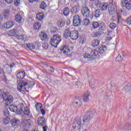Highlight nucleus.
Listing matches in <instances>:
<instances>
[{
	"label": "nucleus",
	"instance_id": "nucleus-1",
	"mask_svg": "<svg viewBox=\"0 0 131 131\" xmlns=\"http://www.w3.org/2000/svg\"><path fill=\"white\" fill-rule=\"evenodd\" d=\"M30 85L29 83H28L27 82H25L24 81H20L19 83L17 85V90L18 92H21V90L22 89H24L27 92H29V89H32L33 85H34V84L33 82H31Z\"/></svg>",
	"mask_w": 131,
	"mask_h": 131
},
{
	"label": "nucleus",
	"instance_id": "nucleus-2",
	"mask_svg": "<svg viewBox=\"0 0 131 131\" xmlns=\"http://www.w3.org/2000/svg\"><path fill=\"white\" fill-rule=\"evenodd\" d=\"M62 40V37L58 34H54L50 39V42L54 48H58V45Z\"/></svg>",
	"mask_w": 131,
	"mask_h": 131
},
{
	"label": "nucleus",
	"instance_id": "nucleus-3",
	"mask_svg": "<svg viewBox=\"0 0 131 131\" xmlns=\"http://www.w3.org/2000/svg\"><path fill=\"white\" fill-rule=\"evenodd\" d=\"M2 98H3V100L5 101L6 105H9V104H11V103H13V96L10 95V93L8 92H6L3 94Z\"/></svg>",
	"mask_w": 131,
	"mask_h": 131
},
{
	"label": "nucleus",
	"instance_id": "nucleus-4",
	"mask_svg": "<svg viewBox=\"0 0 131 131\" xmlns=\"http://www.w3.org/2000/svg\"><path fill=\"white\" fill-rule=\"evenodd\" d=\"M91 55L88 53H85L83 54V57L85 59H89L90 61H93L94 59H95V57L98 56L99 54V52L96 50H93L91 51Z\"/></svg>",
	"mask_w": 131,
	"mask_h": 131
},
{
	"label": "nucleus",
	"instance_id": "nucleus-5",
	"mask_svg": "<svg viewBox=\"0 0 131 131\" xmlns=\"http://www.w3.org/2000/svg\"><path fill=\"white\" fill-rule=\"evenodd\" d=\"M72 127L74 129L80 131L81 129V119L80 118L76 119V121L73 124Z\"/></svg>",
	"mask_w": 131,
	"mask_h": 131
},
{
	"label": "nucleus",
	"instance_id": "nucleus-6",
	"mask_svg": "<svg viewBox=\"0 0 131 131\" xmlns=\"http://www.w3.org/2000/svg\"><path fill=\"white\" fill-rule=\"evenodd\" d=\"M93 118V112L92 111H88L85 115L84 116L83 122H89L91 121Z\"/></svg>",
	"mask_w": 131,
	"mask_h": 131
},
{
	"label": "nucleus",
	"instance_id": "nucleus-7",
	"mask_svg": "<svg viewBox=\"0 0 131 131\" xmlns=\"http://www.w3.org/2000/svg\"><path fill=\"white\" fill-rule=\"evenodd\" d=\"M73 25L75 27H77L78 26H80L81 25V20L80 18H79V15H76L73 16Z\"/></svg>",
	"mask_w": 131,
	"mask_h": 131
},
{
	"label": "nucleus",
	"instance_id": "nucleus-8",
	"mask_svg": "<svg viewBox=\"0 0 131 131\" xmlns=\"http://www.w3.org/2000/svg\"><path fill=\"white\" fill-rule=\"evenodd\" d=\"M81 13L82 16L85 18H88L89 16H91V11L90 10V8L88 7L83 8L81 10Z\"/></svg>",
	"mask_w": 131,
	"mask_h": 131
},
{
	"label": "nucleus",
	"instance_id": "nucleus-9",
	"mask_svg": "<svg viewBox=\"0 0 131 131\" xmlns=\"http://www.w3.org/2000/svg\"><path fill=\"white\" fill-rule=\"evenodd\" d=\"M78 36H79V33H78V31L76 30H73L71 31L70 37L71 39L73 40H76V39L78 38Z\"/></svg>",
	"mask_w": 131,
	"mask_h": 131
},
{
	"label": "nucleus",
	"instance_id": "nucleus-10",
	"mask_svg": "<svg viewBox=\"0 0 131 131\" xmlns=\"http://www.w3.org/2000/svg\"><path fill=\"white\" fill-rule=\"evenodd\" d=\"M23 108H24V105H21L20 106L19 108H18L19 114H21V113L23 112L25 115H29V113H30V112L29 111V109H28V107L24 108V112H23Z\"/></svg>",
	"mask_w": 131,
	"mask_h": 131
},
{
	"label": "nucleus",
	"instance_id": "nucleus-11",
	"mask_svg": "<svg viewBox=\"0 0 131 131\" xmlns=\"http://www.w3.org/2000/svg\"><path fill=\"white\" fill-rule=\"evenodd\" d=\"M32 123L31 120L30 119L28 120H24L22 121L21 125L24 127H26V128H28L30 127V125Z\"/></svg>",
	"mask_w": 131,
	"mask_h": 131
},
{
	"label": "nucleus",
	"instance_id": "nucleus-12",
	"mask_svg": "<svg viewBox=\"0 0 131 131\" xmlns=\"http://www.w3.org/2000/svg\"><path fill=\"white\" fill-rule=\"evenodd\" d=\"M4 115L5 117L4 118V122L5 124H9V121L10 120V118L9 115H10V112L8 110H6L4 111Z\"/></svg>",
	"mask_w": 131,
	"mask_h": 131
},
{
	"label": "nucleus",
	"instance_id": "nucleus-13",
	"mask_svg": "<svg viewBox=\"0 0 131 131\" xmlns=\"http://www.w3.org/2000/svg\"><path fill=\"white\" fill-rule=\"evenodd\" d=\"M108 13L110 15H114L116 13L115 6L113 4H111L108 6Z\"/></svg>",
	"mask_w": 131,
	"mask_h": 131
},
{
	"label": "nucleus",
	"instance_id": "nucleus-14",
	"mask_svg": "<svg viewBox=\"0 0 131 131\" xmlns=\"http://www.w3.org/2000/svg\"><path fill=\"white\" fill-rule=\"evenodd\" d=\"M122 91L127 95H131V87L129 84L123 88Z\"/></svg>",
	"mask_w": 131,
	"mask_h": 131
},
{
	"label": "nucleus",
	"instance_id": "nucleus-15",
	"mask_svg": "<svg viewBox=\"0 0 131 131\" xmlns=\"http://www.w3.org/2000/svg\"><path fill=\"white\" fill-rule=\"evenodd\" d=\"M38 124L41 126H43L46 124V119L44 117H40L38 119Z\"/></svg>",
	"mask_w": 131,
	"mask_h": 131
},
{
	"label": "nucleus",
	"instance_id": "nucleus-16",
	"mask_svg": "<svg viewBox=\"0 0 131 131\" xmlns=\"http://www.w3.org/2000/svg\"><path fill=\"white\" fill-rule=\"evenodd\" d=\"M13 26H14V23L11 21H8L4 24L5 28H7V29L11 28Z\"/></svg>",
	"mask_w": 131,
	"mask_h": 131
},
{
	"label": "nucleus",
	"instance_id": "nucleus-17",
	"mask_svg": "<svg viewBox=\"0 0 131 131\" xmlns=\"http://www.w3.org/2000/svg\"><path fill=\"white\" fill-rule=\"evenodd\" d=\"M16 77L18 79H23L25 77V72L23 71L18 72L16 75Z\"/></svg>",
	"mask_w": 131,
	"mask_h": 131
},
{
	"label": "nucleus",
	"instance_id": "nucleus-18",
	"mask_svg": "<svg viewBox=\"0 0 131 131\" xmlns=\"http://www.w3.org/2000/svg\"><path fill=\"white\" fill-rule=\"evenodd\" d=\"M79 6L76 5L72 9L71 12L73 14H77L79 12Z\"/></svg>",
	"mask_w": 131,
	"mask_h": 131
},
{
	"label": "nucleus",
	"instance_id": "nucleus-19",
	"mask_svg": "<svg viewBox=\"0 0 131 131\" xmlns=\"http://www.w3.org/2000/svg\"><path fill=\"white\" fill-rule=\"evenodd\" d=\"M60 51L61 52L63 53V54H67V53H69V52H70V50L66 46H64L61 47Z\"/></svg>",
	"mask_w": 131,
	"mask_h": 131
},
{
	"label": "nucleus",
	"instance_id": "nucleus-20",
	"mask_svg": "<svg viewBox=\"0 0 131 131\" xmlns=\"http://www.w3.org/2000/svg\"><path fill=\"white\" fill-rule=\"evenodd\" d=\"M17 33H18V30L15 29L11 30L9 32V35L10 36H15V35H17Z\"/></svg>",
	"mask_w": 131,
	"mask_h": 131
},
{
	"label": "nucleus",
	"instance_id": "nucleus-21",
	"mask_svg": "<svg viewBox=\"0 0 131 131\" xmlns=\"http://www.w3.org/2000/svg\"><path fill=\"white\" fill-rule=\"evenodd\" d=\"M40 38L41 40H46L47 38H48V35L46 33V32H41L40 33Z\"/></svg>",
	"mask_w": 131,
	"mask_h": 131
},
{
	"label": "nucleus",
	"instance_id": "nucleus-22",
	"mask_svg": "<svg viewBox=\"0 0 131 131\" xmlns=\"http://www.w3.org/2000/svg\"><path fill=\"white\" fill-rule=\"evenodd\" d=\"M10 123L11 125H13V126H16V125H18V124L20 123V121L15 119H13L11 120Z\"/></svg>",
	"mask_w": 131,
	"mask_h": 131
},
{
	"label": "nucleus",
	"instance_id": "nucleus-23",
	"mask_svg": "<svg viewBox=\"0 0 131 131\" xmlns=\"http://www.w3.org/2000/svg\"><path fill=\"white\" fill-rule=\"evenodd\" d=\"M10 13H11L10 10H4L3 12V15L4 16V18H6V19H8V18L10 17Z\"/></svg>",
	"mask_w": 131,
	"mask_h": 131
},
{
	"label": "nucleus",
	"instance_id": "nucleus-24",
	"mask_svg": "<svg viewBox=\"0 0 131 131\" xmlns=\"http://www.w3.org/2000/svg\"><path fill=\"white\" fill-rule=\"evenodd\" d=\"M57 25L58 27H63L65 25V20L63 19H60L57 21Z\"/></svg>",
	"mask_w": 131,
	"mask_h": 131
},
{
	"label": "nucleus",
	"instance_id": "nucleus-25",
	"mask_svg": "<svg viewBox=\"0 0 131 131\" xmlns=\"http://www.w3.org/2000/svg\"><path fill=\"white\" fill-rule=\"evenodd\" d=\"M9 110H10L11 112H17V111H18V107L15 105H11L9 106Z\"/></svg>",
	"mask_w": 131,
	"mask_h": 131
},
{
	"label": "nucleus",
	"instance_id": "nucleus-26",
	"mask_svg": "<svg viewBox=\"0 0 131 131\" xmlns=\"http://www.w3.org/2000/svg\"><path fill=\"white\" fill-rule=\"evenodd\" d=\"M100 44V40L98 39H95L92 41V47H98Z\"/></svg>",
	"mask_w": 131,
	"mask_h": 131
},
{
	"label": "nucleus",
	"instance_id": "nucleus-27",
	"mask_svg": "<svg viewBox=\"0 0 131 131\" xmlns=\"http://www.w3.org/2000/svg\"><path fill=\"white\" fill-rule=\"evenodd\" d=\"M90 93L89 92H86L84 94L83 101L84 102H88L89 100V97H90Z\"/></svg>",
	"mask_w": 131,
	"mask_h": 131
},
{
	"label": "nucleus",
	"instance_id": "nucleus-28",
	"mask_svg": "<svg viewBox=\"0 0 131 131\" xmlns=\"http://www.w3.org/2000/svg\"><path fill=\"white\" fill-rule=\"evenodd\" d=\"M101 16V11L99 9H96L94 13V17L95 18H99Z\"/></svg>",
	"mask_w": 131,
	"mask_h": 131
},
{
	"label": "nucleus",
	"instance_id": "nucleus-29",
	"mask_svg": "<svg viewBox=\"0 0 131 131\" xmlns=\"http://www.w3.org/2000/svg\"><path fill=\"white\" fill-rule=\"evenodd\" d=\"M36 18L37 20L40 21L42 19H43V13L39 12L36 15Z\"/></svg>",
	"mask_w": 131,
	"mask_h": 131
},
{
	"label": "nucleus",
	"instance_id": "nucleus-30",
	"mask_svg": "<svg viewBox=\"0 0 131 131\" xmlns=\"http://www.w3.org/2000/svg\"><path fill=\"white\" fill-rule=\"evenodd\" d=\"M33 27L35 30H39V28L41 27V25L39 23H35Z\"/></svg>",
	"mask_w": 131,
	"mask_h": 131
},
{
	"label": "nucleus",
	"instance_id": "nucleus-31",
	"mask_svg": "<svg viewBox=\"0 0 131 131\" xmlns=\"http://www.w3.org/2000/svg\"><path fill=\"white\" fill-rule=\"evenodd\" d=\"M15 20L18 23H21L22 17L20 14H17L15 15Z\"/></svg>",
	"mask_w": 131,
	"mask_h": 131
},
{
	"label": "nucleus",
	"instance_id": "nucleus-32",
	"mask_svg": "<svg viewBox=\"0 0 131 131\" xmlns=\"http://www.w3.org/2000/svg\"><path fill=\"white\" fill-rule=\"evenodd\" d=\"M109 7V4L108 3H103L102 6L101 7L102 11H106Z\"/></svg>",
	"mask_w": 131,
	"mask_h": 131
},
{
	"label": "nucleus",
	"instance_id": "nucleus-33",
	"mask_svg": "<svg viewBox=\"0 0 131 131\" xmlns=\"http://www.w3.org/2000/svg\"><path fill=\"white\" fill-rule=\"evenodd\" d=\"M99 52L103 53V52L107 51V46L102 45L100 48L99 49Z\"/></svg>",
	"mask_w": 131,
	"mask_h": 131
},
{
	"label": "nucleus",
	"instance_id": "nucleus-34",
	"mask_svg": "<svg viewBox=\"0 0 131 131\" xmlns=\"http://www.w3.org/2000/svg\"><path fill=\"white\" fill-rule=\"evenodd\" d=\"M70 13V10L68 7L65 8L63 10V14L64 16H69V13Z\"/></svg>",
	"mask_w": 131,
	"mask_h": 131
},
{
	"label": "nucleus",
	"instance_id": "nucleus-35",
	"mask_svg": "<svg viewBox=\"0 0 131 131\" xmlns=\"http://www.w3.org/2000/svg\"><path fill=\"white\" fill-rule=\"evenodd\" d=\"M40 9L42 10H46V9H47V4H46V2H42L40 4Z\"/></svg>",
	"mask_w": 131,
	"mask_h": 131
},
{
	"label": "nucleus",
	"instance_id": "nucleus-36",
	"mask_svg": "<svg viewBox=\"0 0 131 131\" xmlns=\"http://www.w3.org/2000/svg\"><path fill=\"white\" fill-rule=\"evenodd\" d=\"M16 37L18 40L22 41V40H24V39L26 38V35H17Z\"/></svg>",
	"mask_w": 131,
	"mask_h": 131
},
{
	"label": "nucleus",
	"instance_id": "nucleus-37",
	"mask_svg": "<svg viewBox=\"0 0 131 131\" xmlns=\"http://www.w3.org/2000/svg\"><path fill=\"white\" fill-rule=\"evenodd\" d=\"M90 19L88 18H85L83 20V25L85 26H88V25H90Z\"/></svg>",
	"mask_w": 131,
	"mask_h": 131
},
{
	"label": "nucleus",
	"instance_id": "nucleus-38",
	"mask_svg": "<svg viewBox=\"0 0 131 131\" xmlns=\"http://www.w3.org/2000/svg\"><path fill=\"white\" fill-rule=\"evenodd\" d=\"M27 48H28V49L30 50H32L35 49V46L33 43L27 44Z\"/></svg>",
	"mask_w": 131,
	"mask_h": 131
},
{
	"label": "nucleus",
	"instance_id": "nucleus-39",
	"mask_svg": "<svg viewBox=\"0 0 131 131\" xmlns=\"http://www.w3.org/2000/svg\"><path fill=\"white\" fill-rule=\"evenodd\" d=\"M74 104L76 105L77 108H79V107L81 106V100H79L78 101H75Z\"/></svg>",
	"mask_w": 131,
	"mask_h": 131
},
{
	"label": "nucleus",
	"instance_id": "nucleus-40",
	"mask_svg": "<svg viewBox=\"0 0 131 131\" xmlns=\"http://www.w3.org/2000/svg\"><path fill=\"white\" fill-rule=\"evenodd\" d=\"M92 37H98V36H101V33L95 32L92 33Z\"/></svg>",
	"mask_w": 131,
	"mask_h": 131
},
{
	"label": "nucleus",
	"instance_id": "nucleus-41",
	"mask_svg": "<svg viewBox=\"0 0 131 131\" xmlns=\"http://www.w3.org/2000/svg\"><path fill=\"white\" fill-rule=\"evenodd\" d=\"M125 7H126V9L127 10H131V1L127 2V4H126V6Z\"/></svg>",
	"mask_w": 131,
	"mask_h": 131
},
{
	"label": "nucleus",
	"instance_id": "nucleus-42",
	"mask_svg": "<svg viewBox=\"0 0 131 131\" xmlns=\"http://www.w3.org/2000/svg\"><path fill=\"white\" fill-rule=\"evenodd\" d=\"M122 60H123V57L121 54H119L116 57V61L118 62H121Z\"/></svg>",
	"mask_w": 131,
	"mask_h": 131
},
{
	"label": "nucleus",
	"instance_id": "nucleus-43",
	"mask_svg": "<svg viewBox=\"0 0 131 131\" xmlns=\"http://www.w3.org/2000/svg\"><path fill=\"white\" fill-rule=\"evenodd\" d=\"M35 107L36 110H40V109H41V108L42 107V105H41V104L40 103H37V104L35 105Z\"/></svg>",
	"mask_w": 131,
	"mask_h": 131
},
{
	"label": "nucleus",
	"instance_id": "nucleus-44",
	"mask_svg": "<svg viewBox=\"0 0 131 131\" xmlns=\"http://www.w3.org/2000/svg\"><path fill=\"white\" fill-rule=\"evenodd\" d=\"M92 27L93 28L96 29L99 27V23L97 21H95L92 24Z\"/></svg>",
	"mask_w": 131,
	"mask_h": 131
},
{
	"label": "nucleus",
	"instance_id": "nucleus-45",
	"mask_svg": "<svg viewBox=\"0 0 131 131\" xmlns=\"http://www.w3.org/2000/svg\"><path fill=\"white\" fill-rule=\"evenodd\" d=\"M110 28H111V29H115V28H116V24L113 23L110 24Z\"/></svg>",
	"mask_w": 131,
	"mask_h": 131
},
{
	"label": "nucleus",
	"instance_id": "nucleus-46",
	"mask_svg": "<svg viewBox=\"0 0 131 131\" xmlns=\"http://www.w3.org/2000/svg\"><path fill=\"white\" fill-rule=\"evenodd\" d=\"M128 2V0H122L121 2V6L122 7H125L126 5Z\"/></svg>",
	"mask_w": 131,
	"mask_h": 131
},
{
	"label": "nucleus",
	"instance_id": "nucleus-47",
	"mask_svg": "<svg viewBox=\"0 0 131 131\" xmlns=\"http://www.w3.org/2000/svg\"><path fill=\"white\" fill-rule=\"evenodd\" d=\"M57 30H58V29L55 27H51V32H53V33H55V32H57Z\"/></svg>",
	"mask_w": 131,
	"mask_h": 131
},
{
	"label": "nucleus",
	"instance_id": "nucleus-48",
	"mask_svg": "<svg viewBox=\"0 0 131 131\" xmlns=\"http://www.w3.org/2000/svg\"><path fill=\"white\" fill-rule=\"evenodd\" d=\"M126 22L127 25H131V16H129L127 18Z\"/></svg>",
	"mask_w": 131,
	"mask_h": 131
},
{
	"label": "nucleus",
	"instance_id": "nucleus-49",
	"mask_svg": "<svg viewBox=\"0 0 131 131\" xmlns=\"http://www.w3.org/2000/svg\"><path fill=\"white\" fill-rule=\"evenodd\" d=\"M95 4V6L96 7H100V6L101 5V2L99 0H96Z\"/></svg>",
	"mask_w": 131,
	"mask_h": 131
},
{
	"label": "nucleus",
	"instance_id": "nucleus-50",
	"mask_svg": "<svg viewBox=\"0 0 131 131\" xmlns=\"http://www.w3.org/2000/svg\"><path fill=\"white\" fill-rule=\"evenodd\" d=\"M75 85H77L79 89H81V82L80 81L76 82Z\"/></svg>",
	"mask_w": 131,
	"mask_h": 131
},
{
	"label": "nucleus",
	"instance_id": "nucleus-51",
	"mask_svg": "<svg viewBox=\"0 0 131 131\" xmlns=\"http://www.w3.org/2000/svg\"><path fill=\"white\" fill-rule=\"evenodd\" d=\"M63 36L65 38H68V37L70 36V33H66L64 32L63 33Z\"/></svg>",
	"mask_w": 131,
	"mask_h": 131
},
{
	"label": "nucleus",
	"instance_id": "nucleus-52",
	"mask_svg": "<svg viewBox=\"0 0 131 131\" xmlns=\"http://www.w3.org/2000/svg\"><path fill=\"white\" fill-rule=\"evenodd\" d=\"M42 48H43L45 50H48V48H49V45L47 43H44L42 45Z\"/></svg>",
	"mask_w": 131,
	"mask_h": 131
},
{
	"label": "nucleus",
	"instance_id": "nucleus-53",
	"mask_svg": "<svg viewBox=\"0 0 131 131\" xmlns=\"http://www.w3.org/2000/svg\"><path fill=\"white\" fill-rule=\"evenodd\" d=\"M19 5H20V0H15L14 1V5L16 6V7H17Z\"/></svg>",
	"mask_w": 131,
	"mask_h": 131
},
{
	"label": "nucleus",
	"instance_id": "nucleus-54",
	"mask_svg": "<svg viewBox=\"0 0 131 131\" xmlns=\"http://www.w3.org/2000/svg\"><path fill=\"white\" fill-rule=\"evenodd\" d=\"M71 31H72L71 29L70 28H68L65 30L64 32H66L67 33H70V32H71Z\"/></svg>",
	"mask_w": 131,
	"mask_h": 131
},
{
	"label": "nucleus",
	"instance_id": "nucleus-55",
	"mask_svg": "<svg viewBox=\"0 0 131 131\" xmlns=\"http://www.w3.org/2000/svg\"><path fill=\"white\" fill-rule=\"evenodd\" d=\"M35 46L37 47L38 48L40 47V43L38 42V41H36L35 42Z\"/></svg>",
	"mask_w": 131,
	"mask_h": 131
},
{
	"label": "nucleus",
	"instance_id": "nucleus-56",
	"mask_svg": "<svg viewBox=\"0 0 131 131\" xmlns=\"http://www.w3.org/2000/svg\"><path fill=\"white\" fill-rule=\"evenodd\" d=\"M6 3H7L8 4L10 5V4H12L13 2H14V0H5Z\"/></svg>",
	"mask_w": 131,
	"mask_h": 131
},
{
	"label": "nucleus",
	"instance_id": "nucleus-57",
	"mask_svg": "<svg viewBox=\"0 0 131 131\" xmlns=\"http://www.w3.org/2000/svg\"><path fill=\"white\" fill-rule=\"evenodd\" d=\"M118 16V21L119 22L121 20V15L119 13H117Z\"/></svg>",
	"mask_w": 131,
	"mask_h": 131
},
{
	"label": "nucleus",
	"instance_id": "nucleus-58",
	"mask_svg": "<svg viewBox=\"0 0 131 131\" xmlns=\"http://www.w3.org/2000/svg\"><path fill=\"white\" fill-rule=\"evenodd\" d=\"M43 131H47L48 129V126L46 125L42 127Z\"/></svg>",
	"mask_w": 131,
	"mask_h": 131
},
{
	"label": "nucleus",
	"instance_id": "nucleus-59",
	"mask_svg": "<svg viewBox=\"0 0 131 131\" xmlns=\"http://www.w3.org/2000/svg\"><path fill=\"white\" fill-rule=\"evenodd\" d=\"M49 70L51 72H54L55 71V69L53 67H50Z\"/></svg>",
	"mask_w": 131,
	"mask_h": 131
},
{
	"label": "nucleus",
	"instance_id": "nucleus-60",
	"mask_svg": "<svg viewBox=\"0 0 131 131\" xmlns=\"http://www.w3.org/2000/svg\"><path fill=\"white\" fill-rule=\"evenodd\" d=\"M41 112L42 115H45V114H46V111H45L42 108L41 109Z\"/></svg>",
	"mask_w": 131,
	"mask_h": 131
},
{
	"label": "nucleus",
	"instance_id": "nucleus-61",
	"mask_svg": "<svg viewBox=\"0 0 131 131\" xmlns=\"http://www.w3.org/2000/svg\"><path fill=\"white\" fill-rule=\"evenodd\" d=\"M111 39H112V37H107V38H106L107 41H110V40H111Z\"/></svg>",
	"mask_w": 131,
	"mask_h": 131
},
{
	"label": "nucleus",
	"instance_id": "nucleus-62",
	"mask_svg": "<svg viewBox=\"0 0 131 131\" xmlns=\"http://www.w3.org/2000/svg\"><path fill=\"white\" fill-rule=\"evenodd\" d=\"M14 66H15L14 64H10V68H13V67H14Z\"/></svg>",
	"mask_w": 131,
	"mask_h": 131
},
{
	"label": "nucleus",
	"instance_id": "nucleus-63",
	"mask_svg": "<svg viewBox=\"0 0 131 131\" xmlns=\"http://www.w3.org/2000/svg\"><path fill=\"white\" fill-rule=\"evenodd\" d=\"M0 24H2V16L0 15Z\"/></svg>",
	"mask_w": 131,
	"mask_h": 131
},
{
	"label": "nucleus",
	"instance_id": "nucleus-64",
	"mask_svg": "<svg viewBox=\"0 0 131 131\" xmlns=\"http://www.w3.org/2000/svg\"><path fill=\"white\" fill-rule=\"evenodd\" d=\"M29 3H33V0H29Z\"/></svg>",
	"mask_w": 131,
	"mask_h": 131
}]
</instances>
